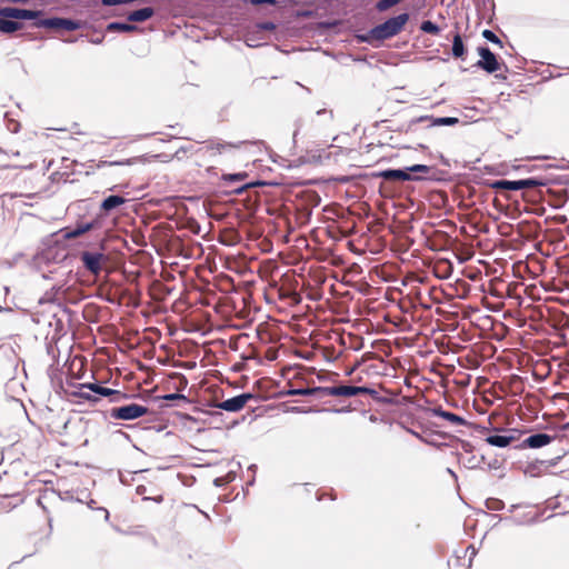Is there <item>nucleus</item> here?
I'll list each match as a JSON object with an SVG mask.
<instances>
[{
  "label": "nucleus",
  "instance_id": "f257e3e1",
  "mask_svg": "<svg viewBox=\"0 0 569 569\" xmlns=\"http://www.w3.org/2000/svg\"><path fill=\"white\" fill-rule=\"evenodd\" d=\"M409 21V13L402 12L398 16L387 19L385 22L377 24L370 29L366 34H360L358 38L362 42H372V40L383 41L397 36Z\"/></svg>",
  "mask_w": 569,
  "mask_h": 569
},
{
  "label": "nucleus",
  "instance_id": "f03ea898",
  "mask_svg": "<svg viewBox=\"0 0 569 569\" xmlns=\"http://www.w3.org/2000/svg\"><path fill=\"white\" fill-rule=\"evenodd\" d=\"M40 16H42L41 10H29L16 7L0 8V32L10 34L22 29V22L11 19L37 21L40 20Z\"/></svg>",
  "mask_w": 569,
  "mask_h": 569
},
{
  "label": "nucleus",
  "instance_id": "7ed1b4c3",
  "mask_svg": "<svg viewBox=\"0 0 569 569\" xmlns=\"http://www.w3.org/2000/svg\"><path fill=\"white\" fill-rule=\"evenodd\" d=\"M36 28H46L62 34L63 31H74L81 28V22L70 18L51 17L33 22Z\"/></svg>",
  "mask_w": 569,
  "mask_h": 569
},
{
  "label": "nucleus",
  "instance_id": "20e7f679",
  "mask_svg": "<svg viewBox=\"0 0 569 569\" xmlns=\"http://www.w3.org/2000/svg\"><path fill=\"white\" fill-rule=\"evenodd\" d=\"M148 412V408L138 403H129L126 406L112 408L110 417L117 420H134Z\"/></svg>",
  "mask_w": 569,
  "mask_h": 569
},
{
  "label": "nucleus",
  "instance_id": "39448f33",
  "mask_svg": "<svg viewBox=\"0 0 569 569\" xmlns=\"http://www.w3.org/2000/svg\"><path fill=\"white\" fill-rule=\"evenodd\" d=\"M488 186L491 189L517 191V190H521V189H530V188H536L538 186H542V182L537 179L529 178V179H522V180H516V181L496 180V181L490 182Z\"/></svg>",
  "mask_w": 569,
  "mask_h": 569
},
{
  "label": "nucleus",
  "instance_id": "423d86ee",
  "mask_svg": "<svg viewBox=\"0 0 569 569\" xmlns=\"http://www.w3.org/2000/svg\"><path fill=\"white\" fill-rule=\"evenodd\" d=\"M257 399L251 392H243L223 401L217 402L213 407L228 412H238L250 401Z\"/></svg>",
  "mask_w": 569,
  "mask_h": 569
},
{
  "label": "nucleus",
  "instance_id": "0eeeda50",
  "mask_svg": "<svg viewBox=\"0 0 569 569\" xmlns=\"http://www.w3.org/2000/svg\"><path fill=\"white\" fill-rule=\"evenodd\" d=\"M83 389H88L93 392L94 395L92 396L98 397V400L101 397H110L111 402H121L129 398L128 393L111 388H106L98 383H81V390Z\"/></svg>",
  "mask_w": 569,
  "mask_h": 569
},
{
  "label": "nucleus",
  "instance_id": "6e6552de",
  "mask_svg": "<svg viewBox=\"0 0 569 569\" xmlns=\"http://www.w3.org/2000/svg\"><path fill=\"white\" fill-rule=\"evenodd\" d=\"M80 260L86 270L98 276L102 270V263L106 260V256L98 251H82L80 253Z\"/></svg>",
  "mask_w": 569,
  "mask_h": 569
},
{
  "label": "nucleus",
  "instance_id": "1a4fd4ad",
  "mask_svg": "<svg viewBox=\"0 0 569 569\" xmlns=\"http://www.w3.org/2000/svg\"><path fill=\"white\" fill-rule=\"evenodd\" d=\"M385 180H401V181H422L436 180L433 176H415L408 172V168L403 169H387L379 173Z\"/></svg>",
  "mask_w": 569,
  "mask_h": 569
},
{
  "label": "nucleus",
  "instance_id": "9d476101",
  "mask_svg": "<svg viewBox=\"0 0 569 569\" xmlns=\"http://www.w3.org/2000/svg\"><path fill=\"white\" fill-rule=\"evenodd\" d=\"M478 53L481 59L477 61V68H480L488 73H493L499 70L500 64L497 60V57L488 47H479Z\"/></svg>",
  "mask_w": 569,
  "mask_h": 569
},
{
  "label": "nucleus",
  "instance_id": "9b49d317",
  "mask_svg": "<svg viewBox=\"0 0 569 569\" xmlns=\"http://www.w3.org/2000/svg\"><path fill=\"white\" fill-rule=\"evenodd\" d=\"M519 437L518 430L509 429L505 435H491L486 438V442L498 448H506L516 441Z\"/></svg>",
  "mask_w": 569,
  "mask_h": 569
},
{
  "label": "nucleus",
  "instance_id": "f8f14e48",
  "mask_svg": "<svg viewBox=\"0 0 569 569\" xmlns=\"http://www.w3.org/2000/svg\"><path fill=\"white\" fill-rule=\"evenodd\" d=\"M553 439H555V437H552L548 433L539 432V433H535V435L527 437L525 440H522V442L518 446V448H520V449H525V448L538 449V448H542V447L549 445Z\"/></svg>",
  "mask_w": 569,
  "mask_h": 569
},
{
  "label": "nucleus",
  "instance_id": "ddd939ff",
  "mask_svg": "<svg viewBox=\"0 0 569 569\" xmlns=\"http://www.w3.org/2000/svg\"><path fill=\"white\" fill-rule=\"evenodd\" d=\"M419 122H428L427 127H438V126H455L459 122V119L456 117H440L433 118L430 116H421L417 119L410 121L409 127L411 128L413 124Z\"/></svg>",
  "mask_w": 569,
  "mask_h": 569
},
{
  "label": "nucleus",
  "instance_id": "4468645a",
  "mask_svg": "<svg viewBox=\"0 0 569 569\" xmlns=\"http://www.w3.org/2000/svg\"><path fill=\"white\" fill-rule=\"evenodd\" d=\"M99 224L97 219L88 222H77L73 227H67L63 229L66 239H74L81 234L94 229Z\"/></svg>",
  "mask_w": 569,
  "mask_h": 569
},
{
  "label": "nucleus",
  "instance_id": "2eb2a0df",
  "mask_svg": "<svg viewBox=\"0 0 569 569\" xmlns=\"http://www.w3.org/2000/svg\"><path fill=\"white\" fill-rule=\"evenodd\" d=\"M430 412L433 417H440L453 425H458V426L468 425V421L465 418H462L461 416H458L453 412L446 411L441 407L431 408Z\"/></svg>",
  "mask_w": 569,
  "mask_h": 569
},
{
  "label": "nucleus",
  "instance_id": "dca6fc26",
  "mask_svg": "<svg viewBox=\"0 0 569 569\" xmlns=\"http://www.w3.org/2000/svg\"><path fill=\"white\" fill-rule=\"evenodd\" d=\"M333 121V111L328 109H319L316 112V119L312 120V127L316 129H325Z\"/></svg>",
  "mask_w": 569,
  "mask_h": 569
},
{
  "label": "nucleus",
  "instance_id": "f3484780",
  "mask_svg": "<svg viewBox=\"0 0 569 569\" xmlns=\"http://www.w3.org/2000/svg\"><path fill=\"white\" fill-rule=\"evenodd\" d=\"M244 142L238 141V142H224V141H213L210 140L207 142V150L214 151L217 153H222L224 151L231 150V149H239Z\"/></svg>",
  "mask_w": 569,
  "mask_h": 569
},
{
  "label": "nucleus",
  "instance_id": "a211bd4d",
  "mask_svg": "<svg viewBox=\"0 0 569 569\" xmlns=\"http://www.w3.org/2000/svg\"><path fill=\"white\" fill-rule=\"evenodd\" d=\"M154 14V10L151 7H144L139 10L132 11L127 16V20L130 22H142L150 19Z\"/></svg>",
  "mask_w": 569,
  "mask_h": 569
},
{
  "label": "nucleus",
  "instance_id": "6ab92c4d",
  "mask_svg": "<svg viewBox=\"0 0 569 569\" xmlns=\"http://www.w3.org/2000/svg\"><path fill=\"white\" fill-rule=\"evenodd\" d=\"M126 199L121 196H118V194H112V196H109L107 197L106 199H103V201L101 202V206L100 208L106 211V212H110L111 210L118 208L119 206L126 203Z\"/></svg>",
  "mask_w": 569,
  "mask_h": 569
},
{
  "label": "nucleus",
  "instance_id": "aec40b11",
  "mask_svg": "<svg viewBox=\"0 0 569 569\" xmlns=\"http://www.w3.org/2000/svg\"><path fill=\"white\" fill-rule=\"evenodd\" d=\"M106 30L108 32H133L138 30V27L128 22L113 21L107 24Z\"/></svg>",
  "mask_w": 569,
  "mask_h": 569
},
{
  "label": "nucleus",
  "instance_id": "412c9836",
  "mask_svg": "<svg viewBox=\"0 0 569 569\" xmlns=\"http://www.w3.org/2000/svg\"><path fill=\"white\" fill-rule=\"evenodd\" d=\"M62 288L61 287H53L50 291H47L43 297L40 298L39 302H54V301H61L62 300Z\"/></svg>",
  "mask_w": 569,
  "mask_h": 569
},
{
  "label": "nucleus",
  "instance_id": "4be33fe9",
  "mask_svg": "<svg viewBox=\"0 0 569 569\" xmlns=\"http://www.w3.org/2000/svg\"><path fill=\"white\" fill-rule=\"evenodd\" d=\"M452 56L455 58H461L465 52H466V48H465V43H463V40L460 36V33H456L453 39H452Z\"/></svg>",
  "mask_w": 569,
  "mask_h": 569
},
{
  "label": "nucleus",
  "instance_id": "5701e85b",
  "mask_svg": "<svg viewBox=\"0 0 569 569\" xmlns=\"http://www.w3.org/2000/svg\"><path fill=\"white\" fill-rule=\"evenodd\" d=\"M258 31L257 30H253V31H248L246 34H244V43L249 47V48H258L261 46V38L258 36Z\"/></svg>",
  "mask_w": 569,
  "mask_h": 569
},
{
  "label": "nucleus",
  "instance_id": "b1692460",
  "mask_svg": "<svg viewBox=\"0 0 569 569\" xmlns=\"http://www.w3.org/2000/svg\"><path fill=\"white\" fill-rule=\"evenodd\" d=\"M340 397H355L360 395L358 386H339Z\"/></svg>",
  "mask_w": 569,
  "mask_h": 569
},
{
  "label": "nucleus",
  "instance_id": "393cba45",
  "mask_svg": "<svg viewBox=\"0 0 569 569\" xmlns=\"http://www.w3.org/2000/svg\"><path fill=\"white\" fill-rule=\"evenodd\" d=\"M420 30L430 34H438L440 32V28L431 20L422 21L420 24Z\"/></svg>",
  "mask_w": 569,
  "mask_h": 569
},
{
  "label": "nucleus",
  "instance_id": "a878e982",
  "mask_svg": "<svg viewBox=\"0 0 569 569\" xmlns=\"http://www.w3.org/2000/svg\"><path fill=\"white\" fill-rule=\"evenodd\" d=\"M407 168H408V172L410 174H412V173L429 174L430 172H432V168L429 167V166H426V164H413V166H410V167H407Z\"/></svg>",
  "mask_w": 569,
  "mask_h": 569
},
{
  "label": "nucleus",
  "instance_id": "bb28decb",
  "mask_svg": "<svg viewBox=\"0 0 569 569\" xmlns=\"http://www.w3.org/2000/svg\"><path fill=\"white\" fill-rule=\"evenodd\" d=\"M400 1L401 0H379L376 3V9L379 12H383V11L388 10L389 8L398 4Z\"/></svg>",
  "mask_w": 569,
  "mask_h": 569
},
{
  "label": "nucleus",
  "instance_id": "cd10ccee",
  "mask_svg": "<svg viewBox=\"0 0 569 569\" xmlns=\"http://www.w3.org/2000/svg\"><path fill=\"white\" fill-rule=\"evenodd\" d=\"M248 177L247 172L223 174L222 180L226 182L243 181Z\"/></svg>",
  "mask_w": 569,
  "mask_h": 569
},
{
  "label": "nucleus",
  "instance_id": "c85d7f7f",
  "mask_svg": "<svg viewBox=\"0 0 569 569\" xmlns=\"http://www.w3.org/2000/svg\"><path fill=\"white\" fill-rule=\"evenodd\" d=\"M482 37L491 43L502 46L501 40L498 38V36L492 30H489V29L483 30Z\"/></svg>",
  "mask_w": 569,
  "mask_h": 569
},
{
  "label": "nucleus",
  "instance_id": "c756f323",
  "mask_svg": "<svg viewBox=\"0 0 569 569\" xmlns=\"http://www.w3.org/2000/svg\"><path fill=\"white\" fill-rule=\"evenodd\" d=\"M312 388H291L286 395L287 396H311Z\"/></svg>",
  "mask_w": 569,
  "mask_h": 569
},
{
  "label": "nucleus",
  "instance_id": "7c9ffc66",
  "mask_svg": "<svg viewBox=\"0 0 569 569\" xmlns=\"http://www.w3.org/2000/svg\"><path fill=\"white\" fill-rule=\"evenodd\" d=\"M358 388L360 390V395H369L372 399L381 401V398L379 397V392L376 389L367 387V386H361Z\"/></svg>",
  "mask_w": 569,
  "mask_h": 569
},
{
  "label": "nucleus",
  "instance_id": "2f4dec72",
  "mask_svg": "<svg viewBox=\"0 0 569 569\" xmlns=\"http://www.w3.org/2000/svg\"><path fill=\"white\" fill-rule=\"evenodd\" d=\"M73 395L79 397V398H81V399H86V400H89V401H97L98 400V397H93L90 393V390H88V389L81 390V385L79 386V390L76 391Z\"/></svg>",
  "mask_w": 569,
  "mask_h": 569
},
{
  "label": "nucleus",
  "instance_id": "473e14b6",
  "mask_svg": "<svg viewBox=\"0 0 569 569\" xmlns=\"http://www.w3.org/2000/svg\"><path fill=\"white\" fill-rule=\"evenodd\" d=\"M254 28H256V30L258 32H260V31H273L276 29V23H273L272 21L258 22L254 26Z\"/></svg>",
  "mask_w": 569,
  "mask_h": 569
},
{
  "label": "nucleus",
  "instance_id": "72a5a7b5",
  "mask_svg": "<svg viewBox=\"0 0 569 569\" xmlns=\"http://www.w3.org/2000/svg\"><path fill=\"white\" fill-rule=\"evenodd\" d=\"M312 391L311 392V396L315 397L316 399H323L326 397H328L327 395V387H312Z\"/></svg>",
  "mask_w": 569,
  "mask_h": 569
},
{
  "label": "nucleus",
  "instance_id": "f704fd0d",
  "mask_svg": "<svg viewBox=\"0 0 569 569\" xmlns=\"http://www.w3.org/2000/svg\"><path fill=\"white\" fill-rule=\"evenodd\" d=\"M128 3H131V0H101V4L104 7H114Z\"/></svg>",
  "mask_w": 569,
  "mask_h": 569
},
{
  "label": "nucleus",
  "instance_id": "c9c22d12",
  "mask_svg": "<svg viewBox=\"0 0 569 569\" xmlns=\"http://www.w3.org/2000/svg\"><path fill=\"white\" fill-rule=\"evenodd\" d=\"M162 399L167 400V401H173V400L188 401V398L182 393H168V395L162 396Z\"/></svg>",
  "mask_w": 569,
  "mask_h": 569
},
{
  "label": "nucleus",
  "instance_id": "e433bc0d",
  "mask_svg": "<svg viewBox=\"0 0 569 569\" xmlns=\"http://www.w3.org/2000/svg\"><path fill=\"white\" fill-rule=\"evenodd\" d=\"M293 139L296 140V138L298 137L299 132L301 131V129L303 128V119L301 117L297 118L293 122Z\"/></svg>",
  "mask_w": 569,
  "mask_h": 569
},
{
  "label": "nucleus",
  "instance_id": "4c0bfd02",
  "mask_svg": "<svg viewBox=\"0 0 569 569\" xmlns=\"http://www.w3.org/2000/svg\"><path fill=\"white\" fill-rule=\"evenodd\" d=\"M257 184H260V182H250V183H244L240 187H236L233 188L230 192L232 193H236V194H240L242 193L244 190H247L248 188H251V187H254Z\"/></svg>",
  "mask_w": 569,
  "mask_h": 569
},
{
  "label": "nucleus",
  "instance_id": "58836bf2",
  "mask_svg": "<svg viewBox=\"0 0 569 569\" xmlns=\"http://www.w3.org/2000/svg\"><path fill=\"white\" fill-rule=\"evenodd\" d=\"M327 395L332 397H340L339 386L327 387Z\"/></svg>",
  "mask_w": 569,
  "mask_h": 569
},
{
  "label": "nucleus",
  "instance_id": "ea45409f",
  "mask_svg": "<svg viewBox=\"0 0 569 569\" xmlns=\"http://www.w3.org/2000/svg\"><path fill=\"white\" fill-rule=\"evenodd\" d=\"M249 2L254 6H259V4L274 6L277 3V0H249Z\"/></svg>",
  "mask_w": 569,
  "mask_h": 569
},
{
  "label": "nucleus",
  "instance_id": "a19ab883",
  "mask_svg": "<svg viewBox=\"0 0 569 569\" xmlns=\"http://www.w3.org/2000/svg\"><path fill=\"white\" fill-rule=\"evenodd\" d=\"M507 520H510L515 525H523V523H533L537 520V517H532L527 521L518 520L517 518H507Z\"/></svg>",
  "mask_w": 569,
  "mask_h": 569
},
{
  "label": "nucleus",
  "instance_id": "79ce46f5",
  "mask_svg": "<svg viewBox=\"0 0 569 569\" xmlns=\"http://www.w3.org/2000/svg\"><path fill=\"white\" fill-rule=\"evenodd\" d=\"M103 39H104V36H100V37H97V38H91L90 42L93 43V44H100V43H102Z\"/></svg>",
  "mask_w": 569,
  "mask_h": 569
},
{
  "label": "nucleus",
  "instance_id": "37998d69",
  "mask_svg": "<svg viewBox=\"0 0 569 569\" xmlns=\"http://www.w3.org/2000/svg\"><path fill=\"white\" fill-rule=\"evenodd\" d=\"M451 276V269L449 268L446 271V274L438 276L440 279H448Z\"/></svg>",
  "mask_w": 569,
  "mask_h": 569
},
{
  "label": "nucleus",
  "instance_id": "c03bdc74",
  "mask_svg": "<svg viewBox=\"0 0 569 569\" xmlns=\"http://www.w3.org/2000/svg\"><path fill=\"white\" fill-rule=\"evenodd\" d=\"M467 551H470V556H471V557H475V556H476V552H477L473 546H469V547L467 548Z\"/></svg>",
  "mask_w": 569,
  "mask_h": 569
},
{
  "label": "nucleus",
  "instance_id": "a18cd8bd",
  "mask_svg": "<svg viewBox=\"0 0 569 569\" xmlns=\"http://www.w3.org/2000/svg\"><path fill=\"white\" fill-rule=\"evenodd\" d=\"M126 163H128V161H126ZM110 166H121V164H124V161H112V162H109Z\"/></svg>",
  "mask_w": 569,
  "mask_h": 569
},
{
  "label": "nucleus",
  "instance_id": "49530a36",
  "mask_svg": "<svg viewBox=\"0 0 569 569\" xmlns=\"http://www.w3.org/2000/svg\"><path fill=\"white\" fill-rule=\"evenodd\" d=\"M560 460V457H556L555 459H552L550 461V466H556L558 463V461Z\"/></svg>",
  "mask_w": 569,
  "mask_h": 569
},
{
  "label": "nucleus",
  "instance_id": "de8ad7c7",
  "mask_svg": "<svg viewBox=\"0 0 569 569\" xmlns=\"http://www.w3.org/2000/svg\"><path fill=\"white\" fill-rule=\"evenodd\" d=\"M101 510L104 512V519L108 521L109 520V511L104 508H101Z\"/></svg>",
  "mask_w": 569,
  "mask_h": 569
},
{
  "label": "nucleus",
  "instance_id": "09e8293b",
  "mask_svg": "<svg viewBox=\"0 0 569 569\" xmlns=\"http://www.w3.org/2000/svg\"><path fill=\"white\" fill-rule=\"evenodd\" d=\"M146 491V488L144 487H138L137 488V492L138 493H143Z\"/></svg>",
  "mask_w": 569,
  "mask_h": 569
},
{
  "label": "nucleus",
  "instance_id": "8fccbe9b",
  "mask_svg": "<svg viewBox=\"0 0 569 569\" xmlns=\"http://www.w3.org/2000/svg\"><path fill=\"white\" fill-rule=\"evenodd\" d=\"M448 472H449V475H451L452 477L457 478L456 473H455L451 469H448Z\"/></svg>",
  "mask_w": 569,
  "mask_h": 569
},
{
  "label": "nucleus",
  "instance_id": "3c124183",
  "mask_svg": "<svg viewBox=\"0 0 569 569\" xmlns=\"http://www.w3.org/2000/svg\"><path fill=\"white\" fill-rule=\"evenodd\" d=\"M63 41H64V42H74V41H76V39H70V40L64 39Z\"/></svg>",
  "mask_w": 569,
  "mask_h": 569
},
{
  "label": "nucleus",
  "instance_id": "603ef678",
  "mask_svg": "<svg viewBox=\"0 0 569 569\" xmlns=\"http://www.w3.org/2000/svg\"><path fill=\"white\" fill-rule=\"evenodd\" d=\"M154 500H156L157 502H161V501H162V497L160 496V497L156 498Z\"/></svg>",
  "mask_w": 569,
  "mask_h": 569
},
{
  "label": "nucleus",
  "instance_id": "864d4df0",
  "mask_svg": "<svg viewBox=\"0 0 569 569\" xmlns=\"http://www.w3.org/2000/svg\"><path fill=\"white\" fill-rule=\"evenodd\" d=\"M332 411H333V412H342L343 410H341V409H335V410H332Z\"/></svg>",
  "mask_w": 569,
  "mask_h": 569
},
{
  "label": "nucleus",
  "instance_id": "5fc2aeb1",
  "mask_svg": "<svg viewBox=\"0 0 569 569\" xmlns=\"http://www.w3.org/2000/svg\"><path fill=\"white\" fill-rule=\"evenodd\" d=\"M94 503V500H91V503L89 505V508H92Z\"/></svg>",
  "mask_w": 569,
  "mask_h": 569
},
{
  "label": "nucleus",
  "instance_id": "6e6d98bb",
  "mask_svg": "<svg viewBox=\"0 0 569 569\" xmlns=\"http://www.w3.org/2000/svg\"><path fill=\"white\" fill-rule=\"evenodd\" d=\"M94 503V500H91V503L89 505V508H92Z\"/></svg>",
  "mask_w": 569,
  "mask_h": 569
},
{
  "label": "nucleus",
  "instance_id": "4d7b16f0",
  "mask_svg": "<svg viewBox=\"0 0 569 569\" xmlns=\"http://www.w3.org/2000/svg\"><path fill=\"white\" fill-rule=\"evenodd\" d=\"M94 503V500H91V503L89 505V508H92Z\"/></svg>",
  "mask_w": 569,
  "mask_h": 569
}]
</instances>
